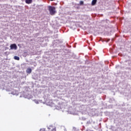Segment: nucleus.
<instances>
[{
  "label": "nucleus",
  "mask_w": 131,
  "mask_h": 131,
  "mask_svg": "<svg viewBox=\"0 0 131 131\" xmlns=\"http://www.w3.org/2000/svg\"><path fill=\"white\" fill-rule=\"evenodd\" d=\"M48 9L50 12V14L52 16L54 15V14L56 13V7L53 6H49Z\"/></svg>",
  "instance_id": "obj_1"
},
{
  "label": "nucleus",
  "mask_w": 131,
  "mask_h": 131,
  "mask_svg": "<svg viewBox=\"0 0 131 131\" xmlns=\"http://www.w3.org/2000/svg\"><path fill=\"white\" fill-rule=\"evenodd\" d=\"M48 130L47 131H57L56 129V127L53 125H49L47 127Z\"/></svg>",
  "instance_id": "obj_2"
},
{
  "label": "nucleus",
  "mask_w": 131,
  "mask_h": 131,
  "mask_svg": "<svg viewBox=\"0 0 131 131\" xmlns=\"http://www.w3.org/2000/svg\"><path fill=\"white\" fill-rule=\"evenodd\" d=\"M17 45L15 43L11 44L10 45L11 50H17Z\"/></svg>",
  "instance_id": "obj_3"
},
{
  "label": "nucleus",
  "mask_w": 131,
  "mask_h": 131,
  "mask_svg": "<svg viewBox=\"0 0 131 131\" xmlns=\"http://www.w3.org/2000/svg\"><path fill=\"white\" fill-rule=\"evenodd\" d=\"M32 71V70H31V68H29L26 70L27 73H28L29 74H30Z\"/></svg>",
  "instance_id": "obj_4"
},
{
  "label": "nucleus",
  "mask_w": 131,
  "mask_h": 131,
  "mask_svg": "<svg viewBox=\"0 0 131 131\" xmlns=\"http://www.w3.org/2000/svg\"><path fill=\"white\" fill-rule=\"evenodd\" d=\"M25 2H26V4H27L28 5H29L32 3V0H26Z\"/></svg>",
  "instance_id": "obj_5"
},
{
  "label": "nucleus",
  "mask_w": 131,
  "mask_h": 131,
  "mask_svg": "<svg viewBox=\"0 0 131 131\" xmlns=\"http://www.w3.org/2000/svg\"><path fill=\"white\" fill-rule=\"evenodd\" d=\"M97 4V0H92L91 5L92 6H95Z\"/></svg>",
  "instance_id": "obj_6"
},
{
  "label": "nucleus",
  "mask_w": 131,
  "mask_h": 131,
  "mask_svg": "<svg viewBox=\"0 0 131 131\" xmlns=\"http://www.w3.org/2000/svg\"><path fill=\"white\" fill-rule=\"evenodd\" d=\"M14 59L15 60H17L18 61H19V60H20V57H19L18 56H15L14 57Z\"/></svg>",
  "instance_id": "obj_7"
},
{
  "label": "nucleus",
  "mask_w": 131,
  "mask_h": 131,
  "mask_svg": "<svg viewBox=\"0 0 131 131\" xmlns=\"http://www.w3.org/2000/svg\"><path fill=\"white\" fill-rule=\"evenodd\" d=\"M83 5V1H80V5L82 6Z\"/></svg>",
  "instance_id": "obj_8"
},
{
  "label": "nucleus",
  "mask_w": 131,
  "mask_h": 131,
  "mask_svg": "<svg viewBox=\"0 0 131 131\" xmlns=\"http://www.w3.org/2000/svg\"><path fill=\"white\" fill-rule=\"evenodd\" d=\"M40 131H46V128H41L40 129Z\"/></svg>",
  "instance_id": "obj_9"
},
{
  "label": "nucleus",
  "mask_w": 131,
  "mask_h": 131,
  "mask_svg": "<svg viewBox=\"0 0 131 131\" xmlns=\"http://www.w3.org/2000/svg\"><path fill=\"white\" fill-rule=\"evenodd\" d=\"M110 52H111V53H112V52H113V49H111Z\"/></svg>",
  "instance_id": "obj_10"
},
{
  "label": "nucleus",
  "mask_w": 131,
  "mask_h": 131,
  "mask_svg": "<svg viewBox=\"0 0 131 131\" xmlns=\"http://www.w3.org/2000/svg\"><path fill=\"white\" fill-rule=\"evenodd\" d=\"M36 104H38V101L36 102Z\"/></svg>",
  "instance_id": "obj_11"
},
{
  "label": "nucleus",
  "mask_w": 131,
  "mask_h": 131,
  "mask_svg": "<svg viewBox=\"0 0 131 131\" xmlns=\"http://www.w3.org/2000/svg\"><path fill=\"white\" fill-rule=\"evenodd\" d=\"M117 36H117V34H116V35H115V37H117Z\"/></svg>",
  "instance_id": "obj_12"
},
{
  "label": "nucleus",
  "mask_w": 131,
  "mask_h": 131,
  "mask_svg": "<svg viewBox=\"0 0 131 131\" xmlns=\"http://www.w3.org/2000/svg\"><path fill=\"white\" fill-rule=\"evenodd\" d=\"M113 58H114V56H113Z\"/></svg>",
  "instance_id": "obj_13"
}]
</instances>
